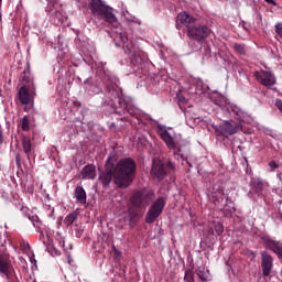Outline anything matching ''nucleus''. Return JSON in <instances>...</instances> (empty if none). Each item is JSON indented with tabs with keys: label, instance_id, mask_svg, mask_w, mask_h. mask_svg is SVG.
I'll use <instances>...</instances> for the list:
<instances>
[{
	"label": "nucleus",
	"instance_id": "nucleus-1",
	"mask_svg": "<svg viewBox=\"0 0 282 282\" xmlns=\"http://www.w3.org/2000/svg\"><path fill=\"white\" fill-rule=\"evenodd\" d=\"M135 171H138V166L133 159H121L113 169L107 167L100 173L99 182L102 186H109L111 181L115 180V184L118 188H129L133 180H135Z\"/></svg>",
	"mask_w": 282,
	"mask_h": 282
},
{
	"label": "nucleus",
	"instance_id": "nucleus-2",
	"mask_svg": "<svg viewBox=\"0 0 282 282\" xmlns=\"http://www.w3.org/2000/svg\"><path fill=\"white\" fill-rule=\"evenodd\" d=\"M118 39L122 43V50L126 56L129 57L130 65H132V67L135 69H140L144 63L142 50H140V46H138L134 40L129 39L127 32L119 33Z\"/></svg>",
	"mask_w": 282,
	"mask_h": 282
},
{
	"label": "nucleus",
	"instance_id": "nucleus-3",
	"mask_svg": "<svg viewBox=\"0 0 282 282\" xmlns=\"http://www.w3.org/2000/svg\"><path fill=\"white\" fill-rule=\"evenodd\" d=\"M108 98H111L110 105L115 111L119 116H135L138 113V109L131 104L127 102L122 96H120V90L116 87H107Z\"/></svg>",
	"mask_w": 282,
	"mask_h": 282
},
{
	"label": "nucleus",
	"instance_id": "nucleus-4",
	"mask_svg": "<svg viewBox=\"0 0 282 282\" xmlns=\"http://www.w3.org/2000/svg\"><path fill=\"white\" fill-rule=\"evenodd\" d=\"M88 8L95 19L110 23V25L118 23V18L113 14V9L105 4L102 0H90Z\"/></svg>",
	"mask_w": 282,
	"mask_h": 282
},
{
	"label": "nucleus",
	"instance_id": "nucleus-5",
	"mask_svg": "<svg viewBox=\"0 0 282 282\" xmlns=\"http://www.w3.org/2000/svg\"><path fill=\"white\" fill-rule=\"evenodd\" d=\"M0 276L6 279L7 282H18L17 271L10 259L8 251H0Z\"/></svg>",
	"mask_w": 282,
	"mask_h": 282
},
{
	"label": "nucleus",
	"instance_id": "nucleus-6",
	"mask_svg": "<svg viewBox=\"0 0 282 282\" xmlns=\"http://www.w3.org/2000/svg\"><path fill=\"white\" fill-rule=\"evenodd\" d=\"M155 199V193L153 191L141 189L134 192L130 197V204L128 206L132 208H147Z\"/></svg>",
	"mask_w": 282,
	"mask_h": 282
},
{
	"label": "nucleus",
	"instance_id": "nucleus-7",
	"mask_svg": "<svg viewBox=\"0 0 282 282\" xmlns=\"http://www.w3.org/2000/svg\"><path fill=\"white\" fill-rule=\"evenodd\" d=\"M210 30L206 24H194L187 29V36L197 43H204L210 36Z\"/></svg>",
	"mask_w": 282,
	"mask_h": 282
},
{
	"label": "nucleus",
	"instance_id": "nucleus-8",
	"mask_svg": "<svg viewBox=\"0 0 282 282\" xmlns=\"http://www.w3.org/2000/svg\"><path fill=\"white\" fill-rule=\"evenodd\" d=\"M164 206H166V198L159 197L154 200L145 215V224H153L164 212Z\"/></svg>",
	"mask_w": 282,
	"mask_h": 282
},
{
	"label": "nucleus",
	"instance_id": "nucleus-9",
	"mask_svg": "<svg viewBox=\"0 0 282 282\" xmlns=\"http://www.w3.org/2000/svg\"><path fill=\"white\" fill-rule=\"evenodd\" d=\"M241 129V123L237 121H225L221 124L216 127L217 135H223V138H230L235 133H239Z\"/></svg>",
	"mask_w": 282,
	"mask_h": 282
},
{
	"label": "nucleus",
	"instance_id": "nucleus-10",
	"mask_svg": "<svg viewBox=\"0 0 282 282\" xmlns=\"http://www.w3.org/2000/svg\"><path fill=\"white\" fill-rule=\"evenodd\" d=\"M144 217V210L141 208L131 207L128 205L124 221H128L130 228H135L140 223V218Z\"/></svg>",
	"mask_w": 282,
	"mask_h": 282
},
{
	"label": "nucleus",
	"instance_id": "nucleus-11",
	"mask_svg": "<svg viewBox=\"0 0 282 282\" xmlns=\"http://www.w3.org/2000/svg\"><path fill=\"white\" fill-rule=\"evenodd\" d=\"M254 76L259 84L264 87H272L273 85H276V78L268 70L256 72Z\"/></svg>",
	"mask_w": 282,
	"mask_h": 282
},
{
	"label": "nucleus",
	"instance_id": "nucleus-12",
	"mask_svg": "<svg viewBox=\"0 0 282 282\" xmlns=\"http://www.w3.org/2000/svg\"><path fill=\"white\" fill-rule=\"evenodd\" d=\"M18 98L21 105H30L34 102V98H36V90L32 88L20 87L18 91Z\"/></svg>",
	"mask_w": 282,
	"mask_h": 282
},
{
	"label": "nucleus",
	"instance_id": "nucleus-13",
	"mask_svg": "<svg viewBox=\"0 0 282 282\" xmlns=\"http://www.w3.org/2000/svg\"><path fill=\"white\" fill-rule=\"evenodd\" d=\"M261 241H263L265 248L274 252L279 259H282V243L279 241L272 240L270 236H262Z\"/></svg>",
	"mask_w": 282,
	"mask_h": 282
},
{
	"label": "nucleus",
	"instance_id": "nucleus-14",
	"mask_svg": "<svg viewBox=\"0 0 282 282\" xmlns=\"http://www.w3.org/2000/svg\"><path fill=\"white\" fill-rule=\"evenodd\" d=\"M166 167L164 166V163L161 161H156L152 163V169H151V175L154 177V180H158V182H162L164 177H166Z\"/></svg>",
	"mask_w": 282,
	"mask_h": 282
},
{
	"label": "nucleus",
	"instance_id": "nucleus-15",
	"mask_svg": "<svg viewBox=\"0 0 282 282\" xmlns=\"http://www.w3.org/2000/svg\"><path fill=\"white\" fill-rule=\"evenodd\" d=\"M183 25H185L187 30L189 25H195V18L186 11L178 13L176 17V29L182 30Z\"/></svg>",
	"mask_w": 282,
	"mask_h": 282
},
{
	"label": "nucleus",
	"instance_id": "nucleus-16",
	"mask_svg": "<svg viewBox=\"0 0 282 282\" xmlns=\"http://www.w3.org/2000/svg\"><path fill=\"white\" fill-rule=\"evenodd\" d=\"M21 79L23 85L21 87H25V89H33L36 91V85L34 84V76H32V73L30 72V67L23 70L21 74Z\"/></svg>",
	"mask_w": 282,
	"mask_h": 282
},
{
	"label": "nucleus",
	"instance_id": "nucleus-17",
	"mask_svg": "<svg viewBox=\"0 0 282 282\" xmlns=\"http://www.w3.org/2000/svg\"><path fill=\"white\" fill-rule=\"evenodd\" d=\"M261 268L263 276H270V272H272V256L267 251L261 253Z\"/></svg>",
	"mask_w": 282,
	"mask_h": 282
},
{
	"label": "nucleus",
	"instance_id": "nucleus-18",
	"mask_svg": "<svg viewBox=\"0 0 282 282\" xmlns=\"http://www.w3.org/2000/svg\"><path fill=\"white\" fill-rule=\"evenodd\" d=\"M159 135L161 140L166 144L167 149H175V139L171 135L169 130L160 129Z\"/></svg>",
	"mask_w": 282,
	"mask_h": 282
},
{
	"label": "nucleus",
	"instance_id": "nucleus-19",
	"mask_svg": "<svg viewBox=\"0 0 282 282\" xmlns=\"http://www.w3.org/2000/svg\"><path fill=\"white\" fill-rule=\"evenodd\" d=\"M83 180H96V165L88 164L82 170Z\"/></svg>",
	"mask_w": 282,
	"mask_h": 282
},
{
	"label": "nucleus",
	"instance_id": "nucleus-20",
	"mask_svg": "<svg viewBox=\"0 0 282 282\" xmlns=\"http://www.w3.org/2000/svg\"><path fill=\"white\" fill-rule=\"evenodd\" d=\"M252 191H254L258 197H263V188H265V184L260 178L251 181Z\"/></svg>",
	"mask_w": 282,
	"mask_h": 282
},
{
	"label": "nucleus",
	"instance_id": "nucleus-21",
	"mask_svg": "<svg viewBox=\"0 0 282 282\" xmlns=\"http://www.w3.org/2000/svg\"><path fill=\"white\" fill-rule=\"evenodd\" d=\"M212 199L216 206L217 204H221L224 202V189L221 187H213Z\"/></svg>",
	"mask_w": 282,
	"mask_h": 282
},
{
	"label": "nucleus",
	"instance_id": "nucleus-22",
	"mask_svg": "<svg viewBox=\"0 0 282 282\" xmlns=\"http://www.w3.org/2000/svg\"><path fill=\"white\" fill-rule=\"evenodd\" d=\"M75 199H77L79 204H87V192H85L83 186H77L75 188Z\"/></svg>",
	"mask_w": 282,
	"mask_h": 282
},
{
	"label": "nucleus",
	"instance_id": "nucleus-23",
	"mask_svg": "<svg viewBox=\"0 0 282 282\" xmlns=\"http://www.w3.org/2000/svg\"><path fill=\"white\" fill-rule=\"evenodd\" d=\"M22 149H23L28 160H30V155L32 153V141L30 140L29 137L22 138Z\"/></svg>",
	"mask_w": 282,
	"mask_h": 282
},
{
	"label": "nucleus",
	"instance_id": "nucleus-24",
	"mask_svg": "<svg viewBox=\"0 0 282 282\" xmlns=\"http://www.w3.org/2000/svg\"><path fill=\"white\" fill-rule=\"evenodd\" d=\"M196 274H197V276L200 279V281H208L209 271L206 270V268L199 267V268L196 270Z\"/></svg>",
	"mask_w": 282,
	"mask_h": 282
},
{
	"label": "nucleus",
	"instance_id": "nucleus-25",
	"mask_svg": "<svg viewBox=\"0 0 282 282\" xmlns=\"http://www.w3.org/2000/svg\"><path fill=\"white\" fill-rule=\"evenodd\" d=\"M76 219H78V215L76 213H70L65 217L64 224L65 226H72V224H74Z\"/></svg>",
	"mask_w": 282,
	"mask_h": 282
},
{
	"label": "nucleus",
	"instance_id": "nucleus-26",
	"mask_svg": "<svg viewBox=\"0 0 282 282\" xmlns=\"http://www.w3.org/2000/svg\"><path fill=\"white\" fill-rule=\"evenodd\" d=\"M234 50L239 56H246V44L235 43Z\"/></svg>",
	"mask_w": 282,
	"mask_h": 282
},
{
	"label": "nucleus",
	"instance_id": "nucleus-27",
	"mask_svg": "<svg viewBox=\"0 0 282 282\" xmlns=\"http://www.w3.org/2000/svg\"><path fill=\"white\" fill-rule=\"evenodd\" d=\"M230 115L234 116V118H236V120L243 118V111H241V109H239V107H237V106L231 107Z\"/></svg>",
	"mask_w": 282,
	"mask_h": 282
},
{
	"label": "nucleus",
	"instance_id": "nucleus-28",
	"mask_svg": "<svg viewBox=\"0 0 282 282\" xmlns=\"http://www.w3.org/2000/svg\"><path fill=\"white\" fill-rule=\"evenodd\" d=\"M22 131H30V119L25 116L21 121Z\"/></svg>",
	"mask_w": 282,
	"mask_h": 282
},
{
	"label": "nucleus",
	"instance_id": "nucleus-29",
	"mask_svg": "<svg viewBox=\"0 0 282 282\" xmlns=\"http://www.w3.org/2000/svg\"><path fill=\"white\" fill-rule=\"evenodd\" d=\"M55 239L58 241V245L61 248H65V238L61 234V231H57L55 235Z\"/></svg>",
	"mask_w": 282,
	"mask_h": 282
},
{
	"label": "nucleus",
	"instance_id": "nucleus-30",
	"mask_svg": "<svg viewBox=\"0 0 282 282\" xmlns=\"http://www.w3.org/2000/svg\"><path fill=\"white\" fill-rule=\"evenodd\" d=\"M55 239L58 241V245L61 248H65V238L61 234V231H57L55 235Z\"/></svg>",
	"mask_w": 282,
	"mask_h": 282
},
{
	"label": "nucleus",
	"instance_id": "nucleus-31",
	"mask_svg": "<svg viewBox=\"0 0 282 282\" xmlns=\"http://www.w3.org/2000/svg\"><path fill=\"white\" fill-rule=\"evenodd\" d=\"M195 273L192 270L185 271V281L186 282H195Z\"/></svg>",
	"mask_w": 282,
	"mask_h": 282
},
{
	"label": "nucleus",
	"instance_id": "nucleus-32",
	"mask_svg": "<svg viewBox=\"0 0 282 282\" xmlns=\"http://www.w3.org/2000/svg\"><path fill=\"white\" fill-rule=\"evenodd\" d=\"M214 229L217 235L224 234V225H221V223H216Z\"/></svg>",
	"mask_w": 282,
	"mask_h": 282
},
{
	"label": "nucleus",
	"instance_id": "nucleus-33",
	"mask_svg": "<svg viewBox=\"0 0 282 282\" xmlns=\"http://www.w3.org/2000/svg\"><path fill=\"white\" fill-rule=\"evenodd\" d=\"M269 171L270 173H274V171H276V169H279V164L274 161H270L269 162Z\"/></svg>",
	"mask_w": 282,
	"mask_h": 282
},
{
	"label": "nucleus",
	"instance_id": "nucleus-34",
	"mask_svg": "<svg viewBox=\"0 0 282 282\" xmlns=\"http://www.w3.org/2000/svg\"><path fill=\"white\" fill-rule=\"evenodd\" d=\"M20 248H21L22 251L29 252V251H30V243H28V242H25V241H22V242L20 243Z\"/></svg>",
	"mask_w": 282,
	"mask_h": 282
},
{
	"label": "nucleus",
	"instance_id": "nucleus-35",
	"mask_svg": "<svg viewBox=\"0 0 282 282\" xmlns=\"http://www.w3.org/2000/svg\"><path fill=\"white\" fill-rule=\"evenodd\" d=\"M166 167L171 169V171H175V164L171 160L166 162Z\"/></svg>",
	"mask_w": 282,
	"mask_h": 282
},
{
	"label": "nucleus",
	"instance_id": "nucleus-36",
	"mask_svg": "<svg viewBox=\"0 0 282 282\" xmlns=\"http://www.w3.org/2000/svg\"><path fill=\"white\" fill-rule=\"evenodd\" d=\"M275 107H278L279 111H281V113H282V100L281 99L275 100Z\"/></svg>",
	"mask_w": 282,
	"mask_h": 282
},
{
	"label": "nucleus",
	"instance_id": "nucleus-37",
	"mask_svg": "<svg viewBox=\"0 0 282 282\" xmlns=\"http://www.w3.org/2000/svg\"><path fill=\"white\" fill-rule=\"evenodd\" d=\"M178 102H186V97L184 95H177Z\"/></svg>",
	"mask_w": 282,
	"mask_h": 282
},
{
	"label": "nucleus",
	"instance_id": "nucleus-38",
	"mask_svg": "<svg viewBox=\"0 0 282 282\" xmlns=\"http://www.w3.org/2000/svg\"><path fill=\"white\" fill-rule=\"evenodd\" d=\"M15 162H17L18 166H21V155L18 154L15 156Z\"/></svg>",
	"mask_w": 282,
	"mask_h": 282
},
{
	"label": "nucleus",
	"instance_id": "nucleus-39",
	"mask_svg": "<svg viewBox=\"0 0 282 282\" xmlns=\"http://www.w3.org/2000/svg\"><path fill=\"white\" fill-rule=\"evenodd\" d=\"M78 6L80 8H87V1H83V2L78 1Z\"/></svg>",
	"mask_w": 282,
	"mask_h": 282
},
{
	"label": "nucleus",
	"instance_id": "nucleus-40",
	"mask_svg": "<svg viewBox=\"0 0 282 282\" xmlns=\"http://www.w3.org/2000/svg\"><path fill=\"white\" fill-rule=\"evenodd\" d=\"M265 3H270L271 6H276V1L274 0H264Z\"/></svg>",
	"mask_w": 282,
	"mask_h": 282
},
{
	"label": "nucleus",
	"instance_id": "nucleus-41",
	"mask_svg": "<svg viewBox=\"0 0 282 282\" xmlns=\"http://www.w3.org/2000/svg\"><path fill=\"white\" fill-rule=\"evenodd\" d=\"M94 94H100V88H98V87H96V86H94Z\"/></svg>",
	"mask_w": 282,
	"mask_h": 282
},
{
	"label": "nucleus",
	"instance_id": "nucleus-42",
	"mask_svg": "<svg viewBox=\"0 0 282 282\" xmlns=\"http://www.w3.org/2000/svg\"><path fill=\"white\" fill-rule=\"evenodd\" d=\"M121 120H129V117L124 116L123 118H121Z\"/></svg>",
	"mask_w": 282,
	"mask_h": 282
},
{
	"label": "nucleus",
	"instance_id": "nucleus-43",
	"mask_svg": "<svg viewBox=\"0 0 282 282\" xmlns=\"http://www.w3.org/2000/svg\"><path fill=\"white\" fill-rule=\"evenodd\" d=\"M227 202H230V198L227 197Z\"/></svg>",
	"mask_w": 282,
	"mask_h": 282
},
{
	"label": "nucleus",
	"instance_id": "nucleus-44",
	"mask_svg": "<svg viewBox=\"0 0 282 282\" xmlns=\"http://www.w3.org/2000/svg\"><path fill=\"white\" fill-rule=\"evenodd\" d=\"M41 237H43V232H41Z\"/></svg>",
	"mask_w": 282,
	"mask_h": 282
}]
</instances>
